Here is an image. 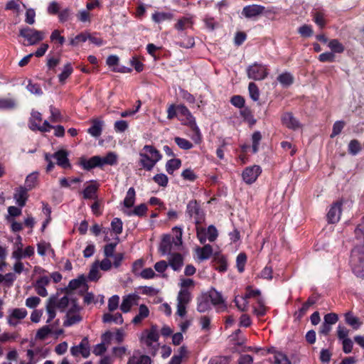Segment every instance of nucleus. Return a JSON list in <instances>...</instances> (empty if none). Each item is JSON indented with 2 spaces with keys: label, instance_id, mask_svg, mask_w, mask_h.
<instances>
[{
  "label": "nucleus",
  "instance_id": "nucleus-1",
  "mask_svg": "<svg viewBox=\"0 0 364 364\" xmlns=\"http://www.w3.org/2000/svg\"><path fill=\"white\" fill-rule=\"evenodd\" d=\"M350 265L353 272L360 278L364 277V248L355 247L351 250Z\"/></svg>",
  "mask_w": 364,
  "mask_h": 364
},
{
  "label": "nucleus",
  "instance_id": "nucleus-2",
  "mask_svg": "<svg viewBox=\"0 0 364 364\" xmlns=\"http://www.w3.org/2000/svg\"><path fill=\"white\" fill-rule=\"evenodd\" d=\"M178 112L181 116L185 117V121L183 124L188 126L199 137H200V129L198 127L196 118L193 116L190 110L184 105H178Z\"/></svg>",
  "mask_w": 364,
  "mask_h": 364
},
{
  "label": "nucleus",
  "instance_id": "nucleus-3",
  "mask_svg": "<svg viewBox=\"0 0 364 364\" xmlns=\"http://www.w3.org/2000/svg\"><path fill=\"white\" fill-rule=\"evenodd\" d=\"M19 36L26 39L29 45H34L44 39L45 32L26 26L20 29Z\"/></svg>",
  "mask_w": 364,
  "mask_h": 364
},
{
  "label": "nucleus",
  "instance_id": "nucleus-4",
  "mask_svg": "<svg viewBox=\"0 0 364 364\" xmlns=\"http://www.w3.org/2000/svg\"><path fill=\"white\" fill-rule=\"evenodd\" d=\"M261 291L259 289H252L250 286L246 288V293L244 296H241L240 299L242 301V304H240V301L238 296H235L234 302L237 308L241 311H247L248 309L247 299L250 298H261Z\"/></svg>",
  "mask_w": 364,
  "mask_h": 364
},
{
  "label": "nucleus",
  "instance_id": "nucleus-5",
  "mask_svg": "<svg viewBox=\"0 0 364 364\" xmlns=\"http://www.w3.org/2000/svg\"><path fill=\"white\" fill-rule=\"evenodd\" d=\"M267 67L262 64L255 63L247 68V75L250 79L262 80L268 75Z\"/></svg>",
  "mask_w": 364,
  "mask_h": 364
},
{
  "label": "nucleus",
  "instance_id": "nucleus-6",
  "mask_svg": "<svg viewBox=\"0 0 364 364\" xmlns=\"http://www.w3.org/2000/svg\"><path fill=\"white\" fill-rule=\"evenodd\" d=\"M186 213L190 217H194L197 225L201 224L204 220L205 214L196 200H191L188 202Z\"/></svg>",
  "mask_w": 364,
  "mask_h": 364
},
{
  "label": "nucleus",
  "instance_id": "nucleus-7",
  "mask_svg": "<svg viewBox=\"0 0 364 364\" xmlns=\"http://www.w3.org/2000/svg\"><path fill=\"white\" fill-rule=\"evenodd\" d=\"M209 298L212 305L217 308L218 312H223L227 309V305L222 294L215 289L212 288L208 292L205 293Z\"/></svg>",
  "mask_w": 364,
  "mask_h": 364
},
{
  "label": "nucleus",
  "instance_id": "nucleus-8",
  "mask_svg": "<svg viewBox=\"0 0 364 364\" xmlns=\"http://www.w3.org/2000/svg\"><path fill=\"white\" fill-rule=\"evenodd\" d=\"M262 173V168L259 166L254 165L246 167L242 173L243 181L247 184H252Z\"/></svg>",
  "mask_w": 364,
  "mask_h": 364
},
{
  "label": "nucleus",
  "instance_id": "nucleus-9",
  "mask_svg": "<svg viewBox=\"0 0 364 364\" xmlns=\"http://www.w3.org/2000/svg\"><path fill=\"white\" fill-rule=\"evenodd\" d=\"M342 205L343 202L341 200H337L333 203L327 213L328 223L335 224L339 221L342 212Z\"/></svg>",
  "mask_w": 364,
  "mask_h": 364
},
{
  "label": "nucleus",
  "instance_id": "nucleus-10",
  "mask_svg": "<svg viewBox=\"0 0 364 364\" xmlns=\"http://www.w3.org/2000/svg\"><path fill=\"white\" fill-rule=\"evenodd\" d=\"M53 158L56 159V164L64 169H70L72 165L68 159V152L65 149H60L51 155Z\"/></svg>",
  "mask_w": 364,
  "mask_h": 364
},
{
  "label": "nucleus",
  "instance_id": "nucleus-11",
  "mask_svg": "<svg viewBox=\"0 0 364 364\" xmlns=\"http://www.w3.org/2000/svg\"><path fill=\"white\" fill-rule=\"evenodd\" d=\"M264 6L259 4L245 6L242 11V15L247 18H253L263 14Z\"/></svg>",
  "mask_w": 364,
  "mask_h": 364
},
{
  "label": "nucleus",
  "instance_id": "nucleus-12",
  "mask_svg": "<svg viewBox=\"0 0 364 364\" xmlns=\"http://www.w3.org/2000/svg\"><path fill=\"white\" fill-rule=\"evenodd\" d=\"M146 154L149 153L151 155V159L153 161H151L149 164H144L146 168V171H151L155 166V164L161 159L162 156L160 152L153 146L145 145L143 148Z\"/></svg>",
  "mask_w": 364,
  "mask_h": 364
},
{
  "label": "nucleus",
  "instance_id": "nucleus-13",
  "mask_svg": "<svg viewBox=\"0 0 364 364\" xmlns=\"http://www.w3.org/2000/svg\"><path fill=\"white\" fill-rule=\"evenodd\" d=\"M78 164L86 171H90L96 167H102L100 156H94L89 159H86L85 157H80Z\"/></svg>",
  "mask_w": 364,
  "mask_h": 364
},
{
  "label": "nucleus",
  "instance_id": "nucleus-14",
  "mask_svg": "<svg viewBox=\"0 0 364 364\" xmlns=\"http://www.w3.org/2000/svg\"><path fill=\"white\" fill-rule=\"evenodd\" d=\"M144 333H146V336L145 338L141 336V341H144L146 346L152 347V343L154 342H157L159 338L157 326L152 325L149 331L145 330Z\"/></svg>",
  "mask_w": 364,
  "mask_h": 364
},
{
  "label": "nucleus",
  "instance_id": "nucleus-15",
  "mask_svg": "<svg viewBox=\"0 0 364 364\" xmlns=\"http://www.w3.org/2000/svg\"><path fill=\"white\" fill-rule=\"evenodd\" d=\"M212 263L214 268L220 272H225L228 270L227 258L220 252H215L213 255Z\"/></svg>",
  "mask_w": 364,
  "mask_h": 364
},
{
  "label": "nucleus",
  "instance_id": "nucleus-16",
  "mask_svg": "<svg viewBox=\"0 0 364 364\" xmlns=\"http://www.w3.org/2000/svg\"><path fill=\"white\" fill-rule=\"evenodd\" d=\"M27 316V311L25 309H14L8 317V323L10 326H16L18 320L23 319Z\"/></svg>",
  "mask_w": 364,
  "mask_h": 364
},
{
  "label": "nucleus",
  "instance_id": "nucleus-17",
  "mask_svg": "<svg viewBox=\"0 0 364 364\" xmlns=\"http://www.w3.org/2000/svg\"><path fill=\"white\" fill-rule=\"evenodd\" d=\"M173 242V237L170 235H164L161 239L159 247V251L162 255L171 254L172 243Z\"/></svg>",
  "mask_w": 364,
  "mask_h": 364
},
{
  "label": "nucleus",
  "instance_id": "nucleus-18",
  "mask_svg": "<svg viewBox=\"0 0 364 364\" xmlns=\"http://www.w3.org/2000/svg\"><path fill=\"white\" fill-rule=\"evenodd\" d=\"M29 190L23 186H20L15 190L14 198L16 200V203L21 207L25 206L28 198V191Z\"/></svg>",
  "mask_w": 364,
  "mask_h": 364
},
{
  "label": "nucleus",
  "instance_id": "nucleus-19",
  "mask_svg": "<svg viewBox=\"0 0 364 364\" xmlns=\"http://www.w3.org/2000/svg\"><path fill=\"white\" fill-rule=\"evenodd\" d=\"M170 266L174 271H180L183 265V257L181 253L174 252L170 254L168 266Z\"/></svg>",
  "mask_w": 364,
  "mask_h": 364
},
{
  "label": "nucleus",
  "instance_id": "nucleus-20",
  "mask_svg": "<svg viewBox=\"0 0 364 364\" xmlns=\"http://www.w3.org/2000/svg\"><path fill=\"white\" fill-rule=\"evenodd\" d=\"M282 124L287 128L295 130L300 127L299 122L294 117L291 112H286L282 117Z\"/></svg>",
  "mask_w": 364,
  "mask_h": 364
},
{
  "label": "nucleus",
  "instance_id": "nucleus-21",
  "mask_svg": "<svg viewBox=\"0 0 364 364\" xmlns=\"http://www.w3.org/2000/svg\"><path fill=\"white\" fill-rule=\"evenodd\" d=\"M211 302L207 295L204 293L197 299V311L204 313L211 309Z\"/></svg>",
  "mask_w": 364,
  "mask_h": 364
},
{
  "label": "nucleus",
  "instance_id": "nucleus-22",
  "mask_svg": "<svg viewBox=\"0 0 364 364\" xmlns=\"http://www.w3.org/2000/svg\"><path fill=\"white\" fill-rule=\"evenodd\" d=\"M139 296L136 294H129L123 297L120 309L124 313H127L131 310L132 305L139 299Z\"/></svg>",
  "mask_w": 364,
  "mask_h": 364
},
{
  "label": "nucleus",
  "instance_id": "nucleus-23",
  "mask_svg": "<svg viewBox=\"0 0 364 364\" xmlns=\"http://www.w3.org/2000/svg\"><path fill=\"white\" fill-rule=\"evenodd\" d=\"M57 296L53 295L50 296V298L48 300L47 304H46V311L48 315V318L46 321L47 323H49L51 322V321L55 317L56 313H55V305H56V299Z\"/></svg>",
  "mask_w": 364,
  "mask_h": 364
},
{
  "label": "nucleus",
  "instance_id": "nucleus-24",
  "mask_svg": "<svg viewBox=\"0 0 364 364\" xmlns=\"http://www.w3.org/2000/svg\"><path fill=\"white\" fill-rule=\"evenodd\" d=\"M91 122L92 125L87 129V133L94 137H99L102 132L103 121L98 119H93Z\"/></svg>",
  "mask_w": 364,
  "mask_h": 364
},
{
  "label": "nucleus",
  "instance_id": "nucleus-25",
  "mask_svg": "<svg viewBox=\"0 0 364 364\" xmlns=\"http://www.w3.org/2000/svg\"><path fill=\"white\" fill-rule=\"evenodd\" d=\"M196 253L200 260L208 259L213 255V247L210 245H204L202 247H197Z\"/></svg>",
  "mask_w": 364,
  "mask_h": 364
},
{
  "label": "nucleus",
  "instance_id": "nucleus-26",
  "mask_svg": "<svg viewBox=\"0 0 364 364\" xmlns=\"http://www.w3.org/2000/svg\"><path fill=\"white\" fill-rule=\"evenodd\" d=\"M92 183L85 187L83 191V198L85 199H93L96 196V193L98 190L99 185L95 181H91Z\"/></svg>",
  "mask_w": 364,
  "mask_h": 364
},
{
  "label": "nucleus",
  "instance_id": "nucleus-27",
  "mask_svg": "<svg viewBox=\"0 0 364 364\" xmlns=\"http://www.w3.org/2000/svg\"><path fill=\"white\" fill-rule=\"evenodd\" d=\"M149 315V310L145 304H141L139 308V314L136 315L132 322L134 325L139 324L141 321L147 318Z\"/></svg>",
  "mask_w": 364,
  "mask_h": 364
},
{
  "label": "nucleus",
  "instance_id": "nucleus-28",
  "mask_svg": "<svg viewBox=\"0 0 364 364\" xmlns=\"http://www.w3.org/2000/svg\"><path fill=\"white\" fill-rule=\"evenodd\" d=\"M173 17V14L169 12L156 11L151 16V19L156 23H161L166 21H171Z\"/></svg>",
  "mask_w": 364,
  "mask_h": 364
},
{
  "label": "nucleus",
  "instance_id": "nucleus-29",
  "mask_svg": "<svg viewBox=\"0 0 364 364\" xmlns=\"http://www.w3.org/2000/svg\"><path fill=\"white\" fill-rule=\"evenodd\" d=\"M136 198V192L133 187H131L128 189L127 192V195L124 199L123 204L124 207L129 208H132Z\"/></svg>",
  "mask_w": 364,
  "mask_h": 364
},
{
  "label": "nucleus",
  "instance_id": "nucleus-30",
  "mask_svg": "<svg viewBox=\"0 0 364 364\" xmlns=\"http://www.w3.org/2000/svg\"><path fill=\"white\" fill-rule=\"evenodd\" d=\"M328 47L331 52L335 53H343L345 50L344 46L338 39H331L328 43Z\"/></svg>",
  "mask_w": 364,
  "mask_h": 364
},
{
  "label": "nucleus",
  "instance_id": "nucleus-31",
  "mask_svg": "<svg viewBox=\"0 0 364 364\" xmlns=\"http://www.w3.org/2000/svg\"><path fill=\"white\" fill-rule=\"evenodd\" d=\"M267 309L264 305V300L262 298L257 299V306H253V313L258 317L264 316L267 313Z\"/></svg>",
  "mask_w": 364,
  "mask_h": 364
},
{
  "label": "nucleus",
  "instance_id": "nucleus-32",
  "mask_svg": "<svg viewBox=\"0 0 364 364\" xmlns=\"http://www.w3.org/2000/svg\"><path fill=\"white\" fill-rule=\"evenodd\" d=\"M345 321L347 324L350 325L355 330L358 329L362 324L359 318L354 316L351 312H347L345 314Z\"/></svg>",
  "mask_w": 364,
  "mask_h": 364
},
{
  "label": "nucleus",
  "instance_id": "nucleus-33",
  "mask_svg": "<svg viewBox=\"0 0 364 364\" xmlns=\"http://www.w3.org/2000/svg\"><path fill=\"white\" fill-rule=\"evenodd\" d=\"M181 166V161L179 159H172L168 160L166 164V170L169 174L178 170Z\"/></svg>",
  "mask_w": 364,
  "mask_h": 364
},
{
  "label": "nucleus",
  "instance_id": "nucleus-34",
  "mask_svg": "<svg viewBox=\"0 0 364 364\" xmlns=\"http://www.w3.org/2000/svg\"><path fill=\"white\" fill-rule=\"evenodd\" d=\"M100 164H102V167L104 165H116L117 164V156L114 152H109L105 157L100 156Z\"/></svg>",
  "mask_w": 364,
  "mask_h": 364
},
{
  "label": "nucleus",
  "instance_id": "nucleus-35",
  "mask_svg": "<svg viewBox=\"0 0 364 364\" xmlns=\"http://www.w3.org/2000/svg\"><path fill=\"white\" fill-rule=\"evenodd\" d=\"M104 323H110L114 322L116 323L122 324L123 323V318L120 313H117L115 314H105L102 318Z\"/></svg>",
  "mask_w": 364,
  "mask_h": 364
},
{
  "label": "nucleus",
  "instance_id": "nucleus-36",
  "mask_svg": "<svg viewBox=\"0 0 364 364\" xmlns=\"http://www.w3.org/2000/svg\"><path fill=\"white\" fill-rule=\"evenodd\" d=\"M178 304L187 305L191 300V294L190 291L186 289H182L180 290L178 297Z\"/></svg>",
  "mask_w": 364,
  "mask_h": 364
},
{
  "label": "nucleus",
  "instance_id": "nucleus-37",
  "mask_svg": "<svg viewBox=\"0 0 364 364\" xmlns=\"http://www.w3.org/2000/svg\"><path fill=\"white\" fill-rule=\"evenodd\" d=\"M294 77L289 73H284L277 77V80L284 87H289L294 83Z\"/></svg>",
  "mask_w": 364,
  "mask_h": 364
},
{
  "label": "nucleus",
  "instance_id": "nucleus-38",
  "mask_svg": "<svg viewBox=\"0 0 364 364\" xmlns=\"http://www.w3.org/2000/svg\"><path fill=\"white\" fill-rule=\"evenodd\" d=\"M73 69L70 63H67L64 68L63 70L58 75L59 82L61 84H64L65 80L70 76L73 73Z\"/></svg>",
  "mask_w": 364,
  "mask_h": 364
},
{
  "label": "nucleus",
  "instance_id": "nucleus-39",
  "mask_svg": "<svg viewBox=\"0 0 364 364\" xmlns=\"http://www.w3.org/2000/svg\"><path fill=\"white\" fill-rule=\"evenodd\" d=\"M16 107V100L12 98L0 97V109H13Z\"/></svg>",
  "mask_w": 364,
  "mask_h": 364
},
{
  "label": "nucleus",
  "instance_id": "nucleus-40",
  "mask_svg": "<svg viewBox=\"0 0 364 364\" xmlns=\"http://www.w3.org/2000/svg\"><path fill=\"white\" fill-rule=\"evenodd\" d=\"M362 149V146L358 139H352L348 146L349 154L353 156L357 155Z\"/></svg>",
  "mask_w": 364,
  "mask_h": 364
},
{
  "label": "nucleus",
  "instance_id": "nucleus-41",
  "mask_svg": "<svg viewBox=\"0 0 364 364\" xmlns=\"http://www.w3.org/2000/svg\"><path fill=\"white\" fill-rule=\"evenodd\" d=\"M85 284V279L83 275L79 277L77 279H74L70 281L68 287L65 289L66 291L70 290H75L80 288L82 284Z\"/></svg>",
  "mask_w": 364,
  "mask_h": 364
},
{
  "label": "nucleus",
  "instance_id": "nucleus-42",
  "mask_svg": "<svg viewBox=\"0 0 364 364\" xmlns=\"http://www.w3.org/2000/svg\"><path fill=\"white\" fill-rule=\"evenodd\" d=\"M73 12L70 8H65L60 11L58 17L60 23H65L71 19Z\"/></svg>",
  "mask_w": 364,
  "mask_h": 364
},
{
  "label": "nucleus",
  "instance_id": "nucleus-43",
  "mask_svg": "<svg viewBox=\"0 0 364 364\" xmlns=\"http://www.w3.org/2000/svg\"><path fill=\"white\" fill-rule=\"evenodd\" d=\"M65 318L66 319L63 322V326L65 327L71 326L82 320L79 314H66Z\"/></svg>",
  "mask_w": 364,
  "mask_h": 364
},
{
  "label": "nucleus",
  "instance_id": "nucleus-44",
  "mask_svg": "<svg viewBox=\"0 0 364 364\" xmlns=\"http://www.w3.org/2000/svg\"><path fill=\"white\" fill-rule=\"evenodd\" d=\"M187 349L185 346H181L179 348L178 354L174 355L169 361L168 364H181L183 358L186 355Z\"/></svg>",
  "mask_w": 364,
  "mask_h": 364
},
{
  "label": "nucleus",
  "instance_id": "nucleus-45",
  "mask_svg": "<svg viewBox=\"0 0 364 364\" xmlns=\"http://www.w3.org/2000/svg\"><path fill=\"white\" fill-rule=\"evenodd\" d=\"M174 141L180 149L183 150H189L193 146V144L190 141L180 136H176L174 138Z\"/></svg>",
  "mask_w": 364,
  "mask_h": 364
},
{
  "label": "nucleus",
  "instance_id": "nucleus-46",
  "mask_svg": "<svg viewBox=\"0 0 364 364\" xmlns=\"http://www.w3.org/2000/svg\"><path fill=\"white\" fill-rule=\"evenodd\" d=\"M87 38H89L88 32H81L70 40V45L72 46H77L80 43L85 42L87 40Z\"/></svg>",
  "mask_w": 364,
  "mask_h": 364
},
{
  "label": "nucleus",
  "instance_id": "nucleus-47",
  "mask_svg": "<svg viewBox=\"0 0 364 364\" xmlns=\"http://www.w3.org/2000/svg\"><path fill=\"white\" fill-rule=\"evenodd\" d=\"M152 360L151 358L146 355H141L138 360L136 361V357L132 356L129 358L127 364H151Z\"/></svg>",
  "mask_w": 364,
  "mask_h": 364
},
{
  "label": "nucleus",
  "instance_id": "nucleus-48",
  "mask_svg": "<svg viewBox=\"0 0 364 364\" xmlns=\"http://www.w3.org/2000/svg\"><path fill=\"white\" fill-rule=\"evenodd\" d=\"M147 205L145 203H141L136 206L133 210L127 213L128 215H134L139 217L144 216L147 212Z\"/></svg>",
  "mask_w": 364,
  "mask_h": 364
},
{
  "label": "nucleus",
  "instance_id": "nucleus-49",
  "mask_svg": "<svg viewBox=\"0 0 364 364\" xmlns=\"http://www.w3.org/2000/svg\"><path fill=\"white\" fill-rule=\"evenodd\" d=\"M298 33L303 38H309L313 36L314 30L312 26L304 24L298 28Z\"/></svg>",
  "mask_w": 364,
  "mask_h": 364
},
{
  "label": "nucleus",
  "instance_id": "nucleus-50",
  "mask_svg": "<svg viewBox=\"0 0 364 364\" xmlns=\"http://www.w3.org/2000/svg\"><path fill=\"white\" fill-rule=\"evenodd\" d=\"M240 115L245 121H247L251 124H255L256 120L254 119L252 111L249 107H243L242 109L240 110Z\"/></svg>",
  "mask_w": 364,
  "mask_h": 364
},
{
  "label": "nucleus",
  "instance_id": "nucleus-51",
  "mask_svg": "<svg viewBox=\"0 0 364 364\" xmlns=\"http://www.w3.org/2000/svg\"><path fill=\"white\" fill-rule=\"evenodd\" d=\"M262 139L261 132L259 131L255 132L252 135V152L256 154L259 151V146L260 141Z\"/></svg>",
  "mask_w": 364,
  "mask_h": 364
},
{
  "label": "nucleus",
  "instance_id": "nucleus-52",
  "mask_svg": "<svg viewBox=\"0 0 364 364\" xmlns=\"http://www.w3.org/2000/svg\"><path fill=\"white\" fill-rule=\"evenodd\" d=\"M248 90L250 98L255 102L257 101L259 98V90L257 85L255 82H250Z\"/></svg>",
  "mask_w": 364,
  "mask_h": 364
},
{
  "label": "nucleus",
  "instance_id": "nucleus-53",
  "mask_svg": "<svg viewBox=\"0 0 364 364\" xmlns=\"http://www.w3.org/2000/svg\"><path fill=\"white\" fill-rule=\"evenodd\" d=\"M247 262V255L244 252H240L236 258L237 268L239 272L242 273L245 270V266Z\"/></svg>",
  "mask_w": 364,
  "mask_h": 364
},
{
  "label": "nucleus",
  "instance_id": "nucleus-54",
  "mask_svg": "<svg viewBox=\"0 0 364 364\" xmlns=\"http://www.w3.org/2000/svg\"><path fill=\"white\" fill-rule=\"evenodd\" d=\"M112 230L116 234L119 235L123 230V223L120 218H114L111 222Z\"/></svg>",
  "mask_w": 364,
  "mask_h": 364
},
{
  "label": "nucleus",
  "instance_id": "nucleus-55",
  "mask_svg": "<svg viewBox=\"0 0 364 364\" xmlns=\"http://www.w3.org/2000/svg\"><path fill=\"white\" fill-rule=\"evenodd\" d=\"M26 88L31 93L38 96H41L43 93L40 84L33 83L31 80H29Z\"/></svg>",
  "mask_w": 364,
  "mask_h": 364
},
{
  "label": "nucleus",
  "instance_id": "nucleus-56",
  "mask_svg": "<svg viewBox=\"0 0 364 364\" xmlns=\"http://www.w3.org/2000/svg\"><path fill=\"white\" fill-rule=\"evenodd\" d=\"M61 31L55 29L54 30L50 35V41L55 43H58L60 46H63L65 42V38L64 36H61Z\"/></svg>",
  "mask_w": 364,
  "mask_h": 364
},
{
  "label": "nucleus",
  "instance_id": "nucleus-57",
  "mask_svg": "<svg viewBox=\"0 0 364 364\" xmlns=\"http://www.w3.org/2000/svg\"><path fill=\"white\" fill-rule=\"evenodd\" d=\"M52 333V329L50 326L46 325L39 328L36 333V338L40 340H44L47 336Z\"/></svg>",
  "mask_w": 364,
  "mask_h": 364
},
{
  "label": "nucleus",
  "instance_id": "nucleus-58",
  "mask_svg": "<svg viewBox=\"0 0 364 364\" xmlns=\"http://www.w3.org/2000/svg\"><path fill=\"white\" fill-rule=\"evenodd\" d=\"M313 20L315 23L321 29L326 25V21L324 18V14L321 11H316L313 16Z\"/></svg>",
  "mask_w": 364,
  "mask_h": 364
},
{
  "label": "nucleus",
  "instance_id": "nucleus-59",
  "mask_svg": "<svg viewBox=\"0 0 364 364\" xmlns=\"http://www.w3.org/2000/svg\"><path fill=\"white\" fill-rule=\"evenodd\" d=\"M50 112V121L51 122H58L62 121V115L60 110L53 105L49 107Z\"/></svg>",
  "mask_w": 364,
  "mask_h": 364
},
{
  "label": "nucleus",
  "instance_id": "nucleus-60",
  "mask_svg": "<svg viewBox=\"0 0 364 364\" xmlns=\"http://www.w3.org/2000/svg\"><path fill=\"white\" fill-rule=\"evenodd\" d=\"M37 173H33L29 174L26 178L24 187L27 188V189L29 191L31 190L35 187L36 183L37 182Z\"/></svg>",
  "mask_w": 364,
  "mask_h": 364
},
{
  "label": "nucleus",
  "instance_id": "nucleus-61",
  "mask_svg": "<svg viewBox=\"0 0 364 364\" xmlns=\"http://www.w3.org/2000/svg\"><path fill=\"white\" fill-rule=\"evenodd\" d=\"M230 103L235 107L242 109L245 107V100L241 95H233L230 98Z\"/></svg>",
  "mask_w": 364,
  "mask_h": 364
},
{
  "label": "nucleus",
  "instance_id": "nucleus-62",
  "mask_svg": "<svg viewBox=\"0 0 364 364\" xmlns=\"http://www.w3.org/2000/svg\"><path fill=\"white\" fill-rule=\"evenodd\" d=\"M206 236L208 240L211 242H214L217 239L218 232L214 225H210L206 229Z\"/></svg>",
  "mask_w": 364,
  "mask_h": 364
},
{
  "label": "nucleus",
  "instance_id": "nucleus-63",
  "mask_svg": "<svg viewBox=\"0 0 364 364\" xmlns=\"http://www.w3.org/2000/svg\"><path fill=\"white\" fill-rule=\"evenodd\" d=\"M153 180L159 186L166 187L168 182V178L164 173H158L153 177Z\"/></svg>",
  "mask_w": 364,
  "mask_h": 364
},
{
  "label": "nucleus",
  "instance_id": "nucleus-64",
  "mask_svg": "<svg viewBox=\"0 0 364 364\" xmlns=\"http://www.w3.org/2000/svg\"><path fill=\"white\" fill-rule=\"evenodd\" d=\"M275 364H291L287 356L282 353H276L274 355Z\"/></svg>",
  "mask_w": 364,
  "mask_h": 364
}]
</instances>
